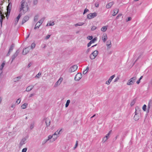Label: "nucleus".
<instances>
[{"instance_id": "obj_1", "label": "nucleus", "mask_w": 152, "mask_h": 152, "mask_svg": "<svg viewBox=\"0 0 152 152\" xmlns=\"http://www.w3.org/2000/svg\"><path fill=\"white\" fill-rule=\"evenodd\" d=\"M28 10V7L26 0H22L20 2V12L24 14Z\"/></svg>"}, {"instance_id": "obj_2", "label": "nucleus", "mask_w": 152, "mask_h": 152, "mask_svg": "<svg viewBox=\"0 0 152 152\" xmlns=\"http://www.w3.org/2000/svg\"><path fill=\"white\" fill-rule=\"evenodd\" d=\"M135 113V115L134 117V119L136 121H138L139 120L141 115V112L138 107L136 108Z\"/></svg>"}, {"instance_id": "obj_3", "label": "nucleus", "mask_w": 152, "mask_h": 152, "mask_svg": "<svg viewBox=\"0 0 152 152\" xmlns=\"http://www.w3.org/2000/svg\"><path fill=\"white\" fill-rule=\"evenodd\" d=\"M98 53L99 52L97 50L94 51L90 55V58L92 60L95 59L98 54Z\"/></svg>"}, {"instance_id": "obj_4", "label": "nucleus", "mask_w": 152, "mask_h": 152, "mask_svg": "<svg viewBox=\"0 0 152 152\" xmlns=\"http://www.w3.org/2000/svg\"><path fill=\"white\" fill-rule=\"evenodd\" d=\"M137 77H136L132 78L129 80V82L127 83V85H133L135 82V81Z\"/></svg>"}, {"instance_id": "obj_5", "label": "nucleus", "mask_w": 152, "mask_h": 152, "mask_svg": "<svg viewBox=\"0 0 152 152\" xmlns=\"http://www.w3.org/2000/svg\"><path fill=\"white\" fill-rule=\"evenodd\" d=\"M77 69V66L76 65H74L71 66L69 70V72H72L75 71Z\"/></svg>"}, {"instance_id": "obj_6", "label": "nucleus", "mask_w": 152, "mask_h": 152, "mask_svg": "<svg viewBox=\"0 0 152 152\" xmlns=\"http://www.w3.org/2000/svg\"><path fill=\"white\" fill-rule=\"evenodd\" d=\"M97 15V13L95 12L93 13H91L88 15L87 18L89 19H91L95 17H96Z\"/></svg>"}, {"instance_id": "obj_7", "label": "nucleus", "mask_w": 152, "mask_h": 152, "mask_svg": "<svg viewBox=\"0 0 152 152\" xmlns=\"http://www.w3.org/2000/svg\"><path fill=\"white\" fill-rule=\"evenodd\" d=\"M82 77V74L80 73H78L75 76V80L76 81H79L81 79Z\"/></svg>"}, {"instance_id": "obj_8", "label": "nucleus", "mask_w": 152, "mask_h": 152, "mask_svg": "<svg viewBox=\"0 0 152 152\" xmlns=\"http://www.w3.org/2000/svg\"><path fill=\"white\" fill-rule=\"evenodd\" d=\"M19 53V50H17L16 52L12 56L11 58L12 59V61L11 63H12L13 61L15 59L16 57L18 56V54Z\"/></svg>"}, {"instance_id": "obj_9", "label": "nucleus", "mask_w": 152, "mask_h": 152, "mask_svg": "<svg viewBox=\"0 0 152 152\" xmlns=\"http://www.w3.org/2000/svg\"><path fill=\"white\" fill-rule=\"evenodd\" d=\"M63 80V78L62 77H60L59 79L58 80V81L55 84L54 86L55 87H57L58 86L60 85V84L61 83L62 81Z\"/></svg>"}, {"instance_id": "obj_10", "label": "nucleus", "mask_w": 152, "mask_h": 152, "mask_svg": "<svg viewBox=\"0 0 152 152\" xmlns=\"http://www.w3.org/2000/svg\"><path fill=\"white\" fill-rule=\"evenodd\" d=\"M14 47V44H12L11 45L9 51L7 55V56H9L10 55V53L12 51Z\"/></svg>"}, {"instance_id": "obj_11", "label": "nucleus", "mask_w": 152, "mask_h": 152, "mask_svg": "<svg viewBox=\"0 0 152 152\" xmlns=\"http://www.w3.org/2000/svg\"><path fill=\"white\" fill-rule=\"evenodd\" d=\"M115 77V75H114L112 76H111L109 79L107 81L106 83V84L108 85H109L110 83L112 81V80Z\"/></svg>"}, {"instance_id": "obj_12", "label": "nucleus", "mask_w": 152, "mask_h": 152, "mask_svg": "<svg viewBox=\"0 0 152 152\" xmlns=\"http://www.w3.org/2000/svg\"><path fill=\"white\" fill-rule=\"evenodd\" d=\"M5 18V17L4 15V14L2 13L1 11H0V22L2 24L3 20Z\"/></svg>"}, {"instance_id": "obj_13", "label": "nucleus", "mask_w": 152, "mask_h": 152, "mask_svg": "<svg viewBox=\"0 0 152 152\" xmlns=\"http://www.w3.org/2000/svg\"><path fill=\"white\" fill-rule=\"evenodd\" d=\"M23 14L21 13L20 12V13L16 18V20L15 21V25L17 24L21 16V15Z\"/></svg>"}, {"instance_id": "obj_14", "label": "nucleus", "mask_w": 152, "mask_h": 152, "mask_svg": "<svg viewBox=\"0 0 152 152\" xmlns=\"http://www.w3.org/2000/svg\"><path fill=\"white\" fill-rule=\"evenodd\" d=\"M29 19V17L28 16H25L23 19L22 21V24H23L24 23H25L28 21Z\"/></svg>"}, {"instance_id": "obj_15", "label": "nucleus", "mask_w": 152, "mask_h": 152, "mask_svg": "<svg viewBox=\"0 0 152 152\" xmlns=\"http://www.w3.org/2000/svg\"><path fill=\"white\" fill-rule=\"evenodd\" d=\"M45 123L47 127L49 126L50 124V121L48 118H46L45 119Z\"/></svg>"}, {"instance_id": "obj_16", "label": "nucleus", "mask_w": 152, "mask_h": 152, "mask_svg": "<svg viewBox=\"0 0 152 152\" xmlns=\"http://www.w3.org/2000/svg\"><path fill=\"white\" fill-rule=\"evenodd\" d=\"M29 52V50H28V47H27V48H26L23 50L22 52V54L23 55H25Z\"/></svg>"}, {"instance_id": "obj_17", "label": "nucleus", "mask_w": 152, "mask_h": 152, "mask_svg": "<svg viewBox=\"0 0 152 152\" xmlns=\"http://www.w3.org/2000/svg\"><path fill=\"white\" fill-rule=\"evenodd\" d=\"M34 87V86L32 85L28 86L26 88V91L27 92H29L32 90Z\"/></svg>"}, {"instance_id": "obj_18", "label": "nucleus", "mask_w": 152, "mask_h": 152, "mask_svg": "<svg viewBox=\"0 0 152 152\" xmlns=\"http://www.w3.org/2000/svg\"><path fill=\"white\" fill-rule=\"evenodd\" d=\"M26 139L25 138H23L21 140L20 145V146H21L25 144L26 142Z\"/></svg>"}, {"instance_id": "obj_19", "label": "nucleus", "mask_w": 152, "mask_h": 152, "mask_svg": "<svg viewBox=\"0 0 152 152\" xmlns=\"http://www.w3.org/2000/svg\"><path fill=\"white\" fill-rule=\"evenodd\" d=\"M102 39L104 42H105V41L107 39V34H103V36L102 37Z\"/></svg>"}, {"instance_id": "obj_20", "label": "nucleus", "mask_w": 152, "mask_h": 152, "mask_svg": "<svg viewBox=\"0 0 152 152\" xmlns=\"http://www.w3.org/2000/svg\"><path fill=\"white\" fill-rule=\"evenodd\" d=\"M50 136L51 137V139L53 138V140L52 141V142L56 140L57 138L59 137V135H54L53 134L52 135H50Z\"/></svg>"}, {"instance_id": "obj_21", "label": "nucleus", "mask_w": 152, "mask_h": 152, "mask_svg": "<svg viewBox=\"0 0 152 152\" xmlns=\"http://www.w3.org/2000/svg\"><path fill=\"white\" fill-rule=\"evenodd\" d=\"M113 4V2H111L107 4L106 6V8L108 9L110 8Z\"/></svg>"}, {"instance_id": "obj_22", "label": "nucleus", "mask_w": 152, "mask_h": 152, "mask_svg": "<svg viewBox=\"0 0 152 152\" xmlns=\"http://www.w3.org/2000/svg\"><path fill=\"white\" fill-rule=\"evenodd\" d=\"M21 76H18L15 78L13 79V81L15 82L18 81L21 79Z\"/></svg>"}, {"instance_id": "obj_23", "label": "nucleus", "mask_w": 152, "mask_h": 152, "mask_svg": "<svg viewBox=\"0 0 152 152\" xmlns=\"http://www.w3.org/2000/svg\"><path fill=\"white\" fill-rule=\"evenodd\" d=\"M51 137L50 136V135H49L48 137V139H46L45 140H44L43 142H42V144H45L49 140L51 139Z\"/></svg>"}, {"instance_id": "obj_24", "label": "nucleus", "mask_w": 152, "mask_h": 152, "mask_svg": "<svg viewBox=\"0 0 152 152\" xmlns=\"http://www.w3.org/2000/svg\"><path fill=\"white\" fill-rule=\"evenodd\" d=\"M118 10L117 9H115L114 10L113 15V16H115L118 13Z\"/></svg>"}, {"instance_id": "obj_25", "label": "nucleus", "mask_w": 152, "mask_h": 152, "mask_svg": "<svg viewBox=\"0 0 152 152\" xmlns=\"http://www.w3.org/2000/svg\"><path fill=\"white\" fill-rule=\"evenodd\" d=\"M62 129H61L59 131H58V130L56 131L54 134L53 135H58L60 134V133Z\"/></svg>"}, {"instance_id": "obj_26", "label": "nucleus", "mask_w": 152, "mask_h": 152, "mask_svg": "<svg viewBox=\"0 0 152 152\" xmlns=\"http://www.w3.org/2000/svg\"><path fill=\"white\" fill-rule=\"evenodd\" d=\"M5 62L4 61L2 63L1 66H0V70H2L3 69L5 65Z\"/></svg>"}, {"instance_id": "obj_27", "label": "nucleus", "mask_w": 152, "mask_h": 152, "mask_svg": "<svg viewBox=\"0 0 152 152\" xmlns=\"http://www.w3.org/2000/svg\"><path fill=\"white\" fill-rule=\"evenodd\" d=\"M84 24V23L83 22H79L75 24V26L77 27L78 26H81L83 25Z\"/></svg>"}, {"instance_id": "obj_28", "label": "nucleus", "mask_w": 152, "mask_h": 152, "mask_svg": "<svg viewBox=\"0 0 152 152\" xmlns=\"http://www.w3.org/2000/svg\"><path fill=\"white\" fill-rule=\"evenodd\" d=\"M54 25V22H50L49 23H48L47 25V26H53Z\"/></svg>"}, {"instance_id": "obj_29", "label": "nucleus", "mask_w": 152, "mask_h": 152, "mask_svg": "<svg viewBox=\"0 0 152 152\" xmlns=\"http://www.w3.org/2000/svg\"><path fill=\"white\" fill-rule=\"evenodd\" d=\"M38 23V22H37L36 24V25L35 26V27L34 28V29H36L39 28V27L41 25L39 24L38 25H37Z\"/></svg>"}, {"instance_id": "obj_30", "label": "nucleus", "mask_w": 152, "mask_h": 152, "mask_svg": "<svg viewBox=\"0 0 152 152\" xmlns=\"http://www.w3.org/2000/svg\"><path fill=\"white\" fill-rule=\"evenodd\" d=\"M27 105L28 104L27 103H24L21 106V107L23 109H25L26 108Z\"/></svg>"}, {"instance_id": "obj_31", "label": "nucleus", "mask_w": 152, "mask_h": 152, "mask_svg": "<svg viewBox=\"0 0 152 152\" xmlns=\"http://www.w3.org/2000/svg\"><path fill=\"white\" fill-rule=\"evenodd\" d=\"M107 29V28L106 26L103 27L101 29L102 31L105 32Z\"/></svg>"}, {"instance_id": "obj_32", "label": "nucleus", "mask_w": 152, "mask_h": 152, "mask_svg": "<svg viewBox=\"0 0 152 152\" xmlns=\"http://www.w3.org/2000/svg\"><path fill=\"white\" fill-rule=\"evenodd\" d=\"M70 102V100H67L66 103L65 104V107H67L68 106Z\"/></svg>"}, {"instance_id": "obj_33", "label": "nucleus", "mask_w": 152, "mask_h": 152, "mask_svg": "<svg viewBox=\"0 0 152 152\" xmlns=\"http://www.w3.org/2000/svg\"><path fill=\"white\" fill-rule=\"evenodd\" d=\"M111 131H112L111 130H110V131L109 132H108V133L105 136L108 139L109 138V136L111 133Z\"/></svg>"}, {"instance_id": "obj_34", "label": "nucleus", "mask_w": 152, "mask_h": 152, "mask_svg": "<svg viewBox=\"0 0 152 152\" xmlns=\"http://www.w3.org/2000/svg\"><path fill=\"white\" fill-rule=\"evenodd\" d=\"M136 102V100L134 99L131 102L130 105L131 106H133L134 104Z\"/></svg>"}, {"instance_id": "obj_35", "label": "nucleus", "mask_w": 152, "mask_h": 152, "mask_svg": "<svg viewBox=\"0 0 152 152\" xmlns=\"http://www.w3.org/2000/svg\"><path fill=\"white\" fill-rule=\"evenodd\" d=\"M35 44L34 43H33L31 45V48L32 49L34 48L35 47Z\"/></svg>"}, {"instance_id": "obj_36", "label": "nucleus", "mask_w": 152, "mask_h": 152, "mask_svg": "<svg viewBox=\"0 0 152 152\" xmlns=\"http://www.w3.org/2000/svg\"><path fill=\"white\" fill-rule=\"evenodd\" d=\"M44 20V19H42L40 20H39V21L38 22V23L40 24V25H41L42 23H43V21Z\"/></svg>"}, {"instance_id": "obj_37", "label": "nucleus", "mask_w": 152, "mask_h": 152, "mask_svg": "<svg viewBox=\"0 0 152 152\" xmlns=\"http://www.w3.org/2000/svg\"><path fill=\"white\" fill-rule=\"evenodd\" d=\"M107 139H108L107 138L105 137L103 138L102 140V141L104 142L107 140Z\"/></svg>"}, {"instance_id": "obj_38", "label": "nucleus", "mask_w": 152, "mask_h": 152, "mask_svg": "<svg viewBox=\"0 0 152 152\" xmlns=\"http://www.w3.org/2000/svg\"><path fill=\"white\" fill-rule=\"evenodd\" d=\"M38 16H36L34 18V20L36 22L38 20Z\"/></svg>"}, {"instance_id": "obj_39", "label": "nucleus", "mask_w": 152, "mask_h": 152, "mask_svg": "<svg viewBox=\"0 0 152 152\" xmlns=\"http://www.w3.org/2000/svg\"><path fill=\"white\" fill-rule=\"evenodd\" d=\"M146 105L145 104L142 107V109L144 111H145L146 110Z\"/></svg>"}, {"instance_id": "obj_40", "label": "nucleus", "mask_w": 152, "mask_h": 152, "mask_svg": "<svg viewBox=\"0 0 152 152\" xmlns=\"http://www.w3.org/2000/svg\"><path fill=\"white\" fill-rule=\"evenodd\" d=\"M107 46H109V45L111 44V41L110 40L107 41Z\"/></svg>"}, {"instance_id": "obj_41", "label": "nucleus", "mask_w": 152, "mask_h": 152, "mask_svg": "<svg viewBox=\"0 0 152 152\" xmlns=\"http://www.w3.org/2000/svg\"><path fill=\"white\" fill-rule=\"evenodd\" d=\"M33 3L34 5L37 4L38 3V0H34Z\"/></svg>"}, {"instance_id": "obj_42", "label": "nucleus", "mask_w": 152, "mask_h": 152, "mask_svg": "<svg viewBox=\"0 0 152 152\" xmlns=\"http://www.w3.org/2000/svg\"><path fill=\"white\" fill-rule=\"evenodd\" d=\"M96 40V38H94V39H93L92 40H91L90 41V42L92 43H94V42Z\"/></svg>"}, {"instance_id": "obj_43", "label": "nucleus", "mask_w": 152, "mask_h": 152, "mask_svg": "<svg viewBox=\"0 0 152 152\" xmlns=\"http://www.w3.org/2000/svg\"><path fill=\"white\" fill-rule=\"evenodd\" d=\"M27 150V148H23L22 151V152H26Z\"/></svg>"}, {"instance_id": "obj_44", "label": "nucleus", "mask_w": 152, "mask_h": 152, "mask_svg": "<svg viewBox=\"0 0 152 152\" xmlns=\"http://www.w3.org/2000/svg\"><path fill=\"white\" fill-rule=\"evenodd\" d=\"M89 11V10L88 9H87V8H86L84 10V12L83 13V14H85L87 12H88Z\"/></svg>"}, {"instance_id": "obj_45", "label": "nucleus", "mask_w": 152, "mask_h": 152, "mask_svg": "<svg viewBox=\"0 0 152 152\" xmlns=\"http://www.w3.org/2000/svg\"><path fill=\"white\" fill-rule=\"evenodd\" d=\"M41 73H38V74H37L36 76L35 77H37L38 78H39V76L41 75Z\"/></svg>"}, {"instance_id": "obj_46", "label": "nucleus", "mask_w": 152, "mask_h": 152, "mask_svg": "<svg viewBox=\"0 0 152 152\" xmlns=\"http://www.w3.org/2000/svg\"><path fill=\"white\" fill-rule=\"evenodd\" d=\"M93 37L92 36H88L87 37V38L89 40H91L92 39H93Z\"/></svg>"}, {"instance_id": "obj_47", "label": "nucleus", "mask_w": 152, "mask_h": 152, "mask_svg": "<svg viewBox=\"0 0 152 152\" xmlns=\"http://www.w3.org/2000/svg\"><path fill=\"white\" fill-rule=\"evenodd\" d=\"M20 99H18L17 100L16 103H17V104H18L20 103Z\"/></svg>"}, {"instance_id": "obj_48", "label": "nucleus", "mask_w": 152, "mask_h": 152, "mask_svg": "<svg viewBox=\"0 0 152 152\" xmlns=\"http://www.w3.org/2000/svg\"><path fill=\"white\" fill-rule=\"evenodd\" d=\"M96 26H92L91 28V30H94L96 29Z\"/></svg>"}, {"instance_id": "obj_49", "label": "nucleus", "mask_w": 152, "mask_h": 152, "mask_svg": "<svg viewBox=\"0 0 152 152\" xmlns=\"http://www.w3.org/2000/svg\"><path fill=\"white\" fill-rule=\"evenodd\" d=\"M34 124H31L30 126V129H32L34 128Z\"/></svg>"}, {"instance_id": "obj_50", "label": "nucleus", "mask_w": 152, "mask_h": 152, "mask_svg": "<svg viewBox=\"0 0 152 152\" xmlns=\"http://www.w3.org/2000/svg\"><path fill=\"white\" fill-rule=\"evenodd\" d=\"M119 78L118 77H117L114 80V82H117L118 80L119 79Z\"/></svg>"}, {"instance_id": "obj_51", "label": "nucleus", "mask_w": 152, "mask_h": 152, "mask_svg": "<svg viewBox=\"0 0 152 152\" xmlns=\"http://www.w3.org/2000/svg\"><path fill=\"white\" fill-rule=\"evenodd\" d=\"M122 15V14H119L117 16L116 18V19H119L120 17H121Z\"/></svg>"}, {"instance_id": "obj_52", "label": "nucleus", "mask_w": 152, "mask_h": 152, "mask_svg": "<svg viewBox=\"0 0 152 152\" xmlns=\"http://www.w3.org/2000/svg\"><path fill=\"white\" fill-rule=\"evenodd\" d=\"M50 35H48L45 38V39H48L50 37Z\"/></svg>"}, {"instance_id": "obj_53", "label": "nucleus", "mask_w": 152, "mask_h": 152, "mask_svg": "<svg viewBox=\"0 0 152 152\" xmlns=\"http://www.w3.org/2000/svg\"><path fill=\"white\" fill-rule=\"evenodd\" d=\"M77 143H78V141H76V144L75 145V147L74 148V149H75V148L77 147Z\"/></svg>"}, {"instance_id": "obj_54", "label": "nucleus", "mask_w": 152, "mask_h": 152, "mask_svg": "<svg viewBox=\"0 0 152 152\" xmlns=\"http://www.w3.org/2000/svg\"><path fill=\"white\" fill-rule=\"evenodd\" d=\"M91 44L92 43L90 42L87 44L88 47H90L91 45Z\"/></svg>"}, {"instance_id": "obj_55", "label": "nucleus", "mask_w": 152, "mask_h": 152, "mask_svg": "<svg viewBox=\"0 0 152 152\" xmlns=\"http://www.w3.org/2000/svg\"><path fill=\"white\" fill-rule=\"evenodd\" d=\"M131 18L130 17H129L128 18V19L126 20V21L127 22L128 21H130L131 20Z\"/></svg>"}, {"instance_id": "obj_56", "label": "nucleus", "mask_w": 152, "mask_h": 152, "mask_svg": "<svg viewBox=\"0 0 152 152\" xmlns=\"http://www.w3.org/2000/svg\"><path fill=\"white\" fill-rule=\"evenodd\" d=\"M87 72L88 71L86 69L84 71H83V73L84 74H86Z\"/></svg>"}, {"instance_id": "obj_57", "label": "nucleus", "mask_w": 152, "mask_h": 152, "mask_svg": "<svg viewBox=\"0 0 152 152\" xmlns=\"http://www.w3.org/2000/svg\"><path fill=\"white\" fill-rule=\"evenodd\" d=\"M9 6H10V4H8V5L7 6V11L8 12L9 10V12H10V10L9 9Z\"/></svg>"}, {"instance_id": "obj_58", "label": "nucleus", "mask_w": 152, "mask_h": 152, "mask_svg": "<svg viewBox=\"0 0 152 152\" xmlns=\"http://www.w3.org/2000/svg\"><path fill=\"white\" fill-rule=\"evenodd\" d=\"M15 104H12V105L11 106V108H12L13 109H14L15 107Z\"/></svg>"}, {"instance_id": "obj_59", "label": "nucleus", "mask_w": 152, "mask_h": 152, "mask_svg": "<svg viewBox=\"0 0 152 152\" xmlns=\"http://www.w3.org/2000/svg\"><path fill=\"white\" fill-rule=\"evenodd\" d=\"M88 48V49L87 50H86V53H88L89 52L90 50V48Z\"/></svg>"}, {"instance_id": "obj_60", "label": "nucleus", "mask_w": 152, "mask_h": 152, "mask_svg": "<svg viewBox=\"0 0 152 152\" xmlns=\"http://www.w3.org/2000/svg\"><path fill=\"white\" fill-rule=\"evenodd\" d=\"M34 94H30L29 96V98H30L32 96H34Z\"/></svg>"}, {"instance_id": "obj_61", "label": "nucleus", "mask_w": 152, "mask_h": 152, "mask_svg": "<svg viewBox=\"0 0 152 152\" xmlns=\"http://www.w3.org/2000/svg\"><path fill=\"white\" fill-rule=\"evenodd\" d=\"M32 64L31 63H30L28 65V67H30L31 65Z\"/></svg>"}, {"instance_id": "obj_62", "label": "nucleus", "mask_w": 152, "mask_h": 152, "mask_svg": "<svg viewBox=\"0 0 152 152\" xmlns=\"http://www.w3.org/2000/svg\"><path fill=\"white\" fill-rule=\"evenodd\" d=\"M95 5L96 7H99V4L98 3H95Z\"/></svg>"}, {"instance_id": "obj_63", "label": "nucleus", "mask_w": 152, "mask_h": 152, "mask_svg": "<svg viewBox=\"0 0 152 152\" xmlns=\"http://www.w3.org/2000/svg\"><path fill=\"white\" fill-rule=\"evenodd\" d=\"M140 82V80L139 79L138 80L137 82H136L137 83V84H139Z\"/></svg>"}, {"instance_id": "obj_64", "label": "nucleus", "mask_w": 152, "mask_h": 152, "mask_svg": "<svg viewBox=\"0 0 152 152\" xmlns=\"http://www.w3.org/2000/svg\"><path fill=\"white\" fill-rule=\"evenodd\" d=\"M150 108V106L149 104L148 105V110H149Z\"/></svg>"}]
</instances>
